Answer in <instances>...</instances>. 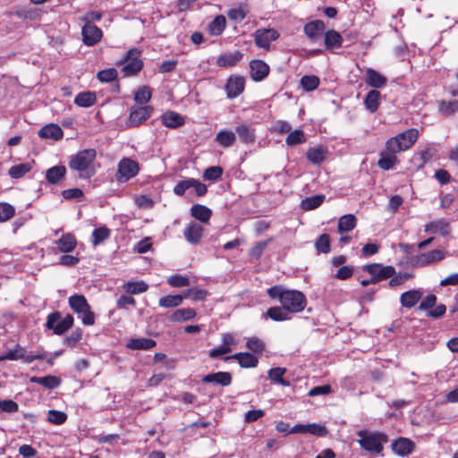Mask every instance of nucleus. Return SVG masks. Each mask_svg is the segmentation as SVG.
Wrapping results in <instances>:
<instances>
[{"label": "nucleus", "mask_w": 458, "mask_h": 458, "mask_svg": "<svg viewBox=\"0 0 458 458\" xmlns=\"http://www.w3.org/2000/svg\"><path fill=\"white\" fill-rule=\"evenodd\" d=\"M267 295L276 299L292 315L302 311L307 305L305 295L297 290H290L283 285H275L267 289Z\"/></svg>", "instance_id": "obj_1"}, {"label": "nucleus", "mask_w": 458, "mask_h": 458, "mask_svg": "<svg viewBox=\"0 0 458 458\" xmlns=\"http://www.w3.org/2000/svg\"><path fill=\"white\" fill-rule=\"evenodd\" d=\"M97 152L93 148H87L79 151L71 157L69 167L72 171H76L81 179H89L96 174L94 161Z\"/></svg>", "instance_id": "obj_2"}, {"label": "nucleus", "mask_w": 458, "mask_h": 458, "mask_svg": "<svg viewBox=\"0 0 458 458\" xmlns=\"http://www.w3.org/2000/svg\"><path fill=\"white\" fill-rule=\"evenodd\" d=\"M357 436L360 437L358 443L360 447L375 454H380L383 450V444L387 441V437L380 432L359 430Z\"/></svg>", "instance_id": "obj_3"}, {"label": "nucleus", "mask_w": 458, "mask_h": 458, "mask_svg": "<svg viewBox=\"0 0 458 458\" xmlns=\"http://www.w3.org/2000/svg\"><path fill=\"white\" fill-rule=\"evenodd\" d=\"M418 137L419 131L417 129H409L387 140L386 148L393 152L405 151L417 141Z\"/></svg>", "instance_id": "obj_4"}, {"label": "nucleus", "mask_w": 458, "mask_h": 458, "mask_svg": "<svg viewBox=\"0 0 458 458\" xmlns=\"http://www.w3.org/2000/svg\"><path fill=\"white\" fill-rule=\"evenodd\" d=\"M71 309L78 314L85 326H92L95 323V315L90 310L86 298L81 294H74L69 297Z\"/></svg>", "instance_id": "obj_5"}, {"label": "nucleus", "mask_w": 458, "mask_h": 458, "mask_svg": "<svg viewBox=\"0 0 458 458\" xmlns=\"http://www.w3.org/2000/svg\"><path fill=\"white\" fill-rule=\"evenodd\" d=\"M140 173V165L130 157H123L117 165L115 179L118 182L123 183L134 178Z\"/></svg>", "instance_id": "obj_6"}, {"label": "nucleus", "mask_w": 458, "mask_h": 458, "mask_svg": "<svg viewBox=\"0 0 458 458\" xmlns=\"http://www.w3.org/2000/svg\"><path fill=\"white\" fill-rule=\"evenodd\" d=\"M140 55L141 52L137 48H131L128 51L123 59L125 64L122 68L123 76H133L142 69L143 62L140 59Z\"/></svg>", "instance_id": "obj_7"}, {"label": "nucleus", "mask_w": 458, "mask_h": 458, "mask_svg": "<svg viewBox=\"0 0 458 458\" xmlns=\"http://www.w3.org/2000/svg\"><path fill=\"white\" fill-rule=\"evenodd\" d=\"M73 325V318L72 315H67L63 319H60V314L55 312L48 315L47 320V327L53 329L55 335H62L71 328Z\"/></svg>", "instance_id": "obj_8"}, {"label": "nucleus", "mask_w": 458, "mask_h": 458, "mask_svg": "<svg viewBox=\"0 0 458 458\" xmlns=\"http://www.w3.org/2000/svg\"><path fill=\"white\" fill-rule=\"evenodd\" d=\"M46 354L44 352H38L36 353H28L25 348L17 346L15 349L8 350L4 354V358L8 360H22L25 363H31L36 360L45 359Z\"/></svg>", "instance_id": "obj_9"}, {"label": "nucleus", "mask_w": 458, "mask_h": 458, "mask_svg": "<svg viewBox=\"0 0 458 458\" xmlns=\"http://www.w3.org/2000/svg\"><path fill=\"white\" fill-rule=\"evenodd\" d=\"M253 37L258 47L268 50L271 43L279 38V32L275 29H259Z\"/></svg>", "instance_id": "obj_10"}, {"label": "nucleus", "mask_w": 458, "mask_h": 458, "mask_svg": "<svg viewBox=\"0 0 458 458\" xmlns=\"http://www.w3.org/2000/svg\"><path fill=\"white\" fill-rule=\"evenodd\" d=\"M363 271L368 272L377 283L392 277L395 274V268L393 266H383L379 263L367 265Z\"/></svg>", "instance_id": "obj_11"}, {"label": "nucleus", "mask_w": 458, "mask_h": 458, "mask_svg": "<svg viewBox=\"0 0 458 458\" xmlns=\"http://www.w3.org/2000/svg\"><path fill=\"white\" fill-rule=\"evenodd\" d=\"M446 251L442 250H433L415 256L412 260L416 266L426 267L436 264L446 257Z\"/></svg>", "instance_id": "obj_12"}, {"label": "nucleus", "mask_w": 458, "mask_h": 458, "mask_svg": "<svg viewBox=\"0 0 458 458\" xmlns=\"http://www.w3.org/2000/svg\"><path fill=\"white\" fill-rule=\"evenodd\" d=\"M81 35L83 43L86 46L92 47L101 40L103 33L95 24L88 23L83 25Z\"/></svg>", "instance_id": "obj_13"}, {"label": "nucleus", "mask_w": 458, "mask_h": 458, "mask_svg": "<svg viewBox=\"0 0 458 458\" xmlns=\"http://www.w3.org/2000/svg\"><path fill=\"white\" fill-rule=\"evenodd\" d=\"M424 232L428 233H439L442 236H447L451 233L452 227L450 222L445 218L431 221L424 226Z\"/></svg>", "instance_id": "obj_14"}, {"label": "nucleus", "mask_w": 458, "mask_h": 458, "mask_svg": "<svg viewBox=\"0 0 458 458\" xmlns=\"http://www.w3.org/2000/svg\"><path fill=\"white\" fill-rule=\"evenodd\" d=\"M204 228L201 225L196 222H191L183 230V236L186 241L193 245L200 242L203 236Z\"/></svg>", "instance_id": "obj_15"}, {"label": "nucleus", "mask_w": 458, "mask_h": 458, "mask_svg": "<svg viewBox=\"0 0 458 458\" xmlns=\"http://www.w3.org/2000/svg\"><path fill=\"white\" fill-rule=\"evenodd\" d=\"M245 80L242 76H231L225 85V90L229 98H234L244 90Z\"/></svg>", "instance_id": "obj_16"}, {"label": "nucleus", "mask_w": 458, "mask_h": 458, "mask_svg": "<svg viewBox=\"0 0 458 458\" xmlns=\"http://www.w3.org/2000/svg\"><path fill=\"white\" fill-rule=\"evenodd\" d=\"M152 112L150 106H134L131 109L130 123L132 126H138L144 123Z\"/></svg>", "instance_id": "obj_17"}, {"label": "nucleus", "mask_w": 458, "mask_h": 458, "mask_svg": "<svg viewBox=\"0 0 458 458\" xmlns=\"http://www.w3.org/2000/svg\"><path fill=\"white\" fill-rule=\"evenodd\" d=\"M325 23L322 21L316 20L308 22L304 26L303 31L310 40L315 41L322 36V34L325 31Z\"/></svg>", "instance_id": "obj_18"}, {"label": "nucleus", "mask_w": 458, "mask_h": 458, "mask_svg": "<svg viewBox=\"0 0 458 458\" xmlns=\"http://www.w3.org/2000/svg\"><path fill=\"white\" fill-rule=\"evenodd\" d=\"M415 444L409 438L400 437L392 443V449L399 456H406L412 453Z\"/></svg>", "instance_id": "obj_19"}, {"label": "nucleus", "mask_w": 458, "mask_h": 458, "mask_svg": "<svg viewBox=\"0 0 458 458\" xmlns=\"http://www.w3.org/2000/svg\"><path fill=\"white\" fill-rule=\"evenodd\" d=\"M250 76L253 81H260L268 75L269 66L261 60H253L250 63Z\"/></svg>", "instance_id": "obj_20"}, {"label": "nucleus", "mask_w": 458, "mask_h": 458, "mask_svg": "<svg viewBox=\"0 0 458 458\" xmlns=\"http://www.w3.org/2000/svg\"><path fill=\"white\" fill-rule=\"evenodd\" d=\"M161 122L167 128L176 129L185 123V119L174 111H167L162 114Z\"/></svg>", "instance_id": "obj_21"}, {"label": "nucleus", "mask_w": 458, "mask_h": 458, "mask_svg": "<svg viewBox=\"0 0 458 458\" xmlns=\"http://www.w3.org/2000/svg\"><path fill=\"white\" fill-rule=\"evenodd\" d=\"M203 383H214L222 386H227L232 383V376L229 372L219 371L206 375L202 378Z\"/></svg>", "instance_id": "obj_22"}, {"label": "nucleus", "mask_w": 458, "mask_h": 458, "mask_svg": "<svg viewBox=\"0 0 458 458\" xmlns=\"http://www.w3.org/2000/svg\"><path fill=\"white\" fill-rule=\"evenodd\" d=\"M157 345L155 340L145 337L131 338L126 343V347L130 350L148 351Z\"/></svg>", "instance_id": "obj_23"}, {"label": "nucleus", "mask_w": 458, "mask_h": 458, "mask_svg": "<svg viewBox=\"0 0 458 458\" xmlns=\"http://www.w3.org/2000/svg\"><path fill=\"white\" fill-rule=\"evenodd\" d=\"M421 297L422 293L420 290L413 289L402 293L400 302L403 307L411 309L419 302Z\"/></svg>", "instance_id": "obj_24"}, {"label": "nucleus", "mask_w": 458, "mask_h": 458, "mask_svg": "<svg viewBox=\"0 0 458 458\" xmlns=\"http://www.w3.org/2000/svg\"><path fill=\"white\" fill-rule=\"evenodd\" d=\"M397 152L390 151L386 149L381 152L377 165L383 170H391L398 163L396 157Z\"/></svg>", "instance_id": "obj_25"}, {"label": "nucleus", "mask_w": 458, "mask_h": 458, "mask_svg": "<svg viewBox=\"0 0 458 458\" xmlns=\"http://www.w3.org/2000/svg\"><path fill=\"white\" fill-rule=\"evenodd\" d=\"M364 80L369 86L376 89L382 88L386 83V78L372 68L366 71Z\"/></svg>", "instance_id": "obj_26"}, {"label": "nucleus", "mask_w": 458, "mask_h": 458, "mask_svg": "<svg viewBox=\"0 0 458 458\" xmlns=\"http://www.w3.org/2000/svg\"><path fill=\"white\" fill-rule=\"evenodd\" d=\"M38 136L42 139H52L58 140L63 138L64 132L60 126L55 123H50L43 126L39 130Z\"/></svg>", "instance_id": "obj_27"}, {"label": "nucleus", "mask_w": 458, "mask_h": 458, "mask_svg": "<svg viewBox=\"0 0 458 458\" xmlns=\"http://www.w3.org/2000/svg\"><path fill=\"white\" fill-rule=\"evenodd\" d=\"M264 316L277 322L286 321L292 318L283 305L269 308Z\"/></svg>", "instance_id": "obj_28"}, {"label": "nucleus", "mask_w": 458, "mask_h": 458, "mask_svg": "<svg viewBox=\"0 0 458 458\" xmlns=\"http://www.w3.org/2000/svg\"><path fill=\"white\" fill-rule=\"evenodd\" d=\"M230 359L236 360L242 368H255L259 362L258 358L250 352L234 353Z\"/></svg>", "instance_id": "obj_29"}, {"label": "nucleus", "mask_w": 458, "mask_h": 458, "mask_svg": "<svg viewBox=\"0 0 458 458\" xmlns=\"http://www.w3.org/2000/svg\"><path fill=\"white\" fill-rule=\"evenodd\" d=\"M242 58V54L240 51L233 53H225L217 58L216 64L219 67H231L237 64Z\"/></svg>", "instance_id": "obj_30"}, {"label": "nucleus", "mask_w": 458, "mask_h": 458, "mask_svg": "<svg viewBox=\"0 0 458 458\" xmlns=\"http://www.w3.org/2000/svg\"><path fill=\"white\" fill-rule=\"evenodd\" d=\"M240 140L245 144H253L256 140L255 130L247 124H240L235 129Z\"/></svg>", "instance_id": "obj_31"}, {"label": "nucleus", "mask_w": 458, "mask_h": 458, "mask_svg": "<svg viewBox=\"0 0 458 458\" xmlns=\"http://www.w3.org/2000/svg\"><path fill=\"white\" fill-rule=\"evenodd\" d=\"M55 243L60 251L66 253L75 249L77 241L73 234L66 233L57 240Z\"/></svg>", "instance_id": "obj_32"}, {"label": "nucleus", "mask_w": 458, "mask_h": 458, "mask_svg": "<svg viewBox=\"0 0 458 458\" xmlns=\"http://www.w3.org/2000/svg\"><path fill=\"white\" fill-rule=\"evenodd\" d=\"M66 174V168L64 165H55L47 170L46 179L51 184L58 183Z\"/></svg>", "instance_id": "obj_33"}, {"label": "nucleus", "mask_w": 458, "mask_h": 458, "mask_svg": "<svg viewBox=\"0 0 458 458\" xmlns=\"http://www.w3.org/2000/svg\"><path fill=\"white\" fill-rule=\"evenodd\" d=\"M30 381L32 383H37L38 385H41L42 386H44L47 389L57 388L61 384L60 378L55 376H52V375H48V376L41 377H30Z\"/></svg>", "instance_id": "obj_34"}, {"label": "nucleus", "mask_w": 458, "mask_h": 458, "mask_svg": "<svg viewBox=\"0 0 458 458\" xmlns=\"http://www.w3.org/2000/svg\"><path fill=\"white\" fill-rule=\"evenodd\" d=\"M343 40L342 35L335 30H329L325 33V46L328 49L340 47L343 44Z\"/></svg>", "instance_id": "obj_35"}, {"label": "nucleus", "mask_w": 458, "mask_h": 458, "mask_svg": "<svg viewBox=\"0 0 458 458\" xmlns=\"http://www.w3.org/2000/svg\"><path fill=\"white\" fill-rule=\"evenodd\" d=\"M215 140L221 147L226 148L232 147L234 144L236 136L235 133L232 131L222 130L216 133Z\"/></svg>", "instance_id": "obj_36"}, {"label": "nucleus", "mask_w": 458, "mask_h": 458, "mask_svg": "<svg viewBox=\"0 0 458 458\" xmlns=\"http://www.w3.org/2000/svg\"><path fill=\"white\" fill-rule=\"evenodd\" d=\"M380 98L381 94L379 91L376 89L369 90L364 98L366 108L371 113L376 112L378 108Z\"/></svg>", "instance_id": "obj_37"}, {"label": "nucleus", "mask_w": 458, "mask_h": 458, "mask_svg": "<svg viewBox=\"0 0 458 458\" xmlns=\"http://www.w3.org/2000/svg\"><path fill=\"white\" fill-rule=\"evenodd\" d=\"M191 215L202 223H208L211 217L212 211L206 206L195 204L191 208Z\"/></svg>", "instance_id": "obj_38"}, {"label": "nucleus", "mask_w": 458, "mask_h": 458, "mask_svg": "<svg viewBox=\"0 0 458 458\" xmlns=\"http://www.w3.org/2000/svg\"><path fill=\"white\" fill-rule=\"evenodd\" d=\"M196 316V310L191 308H183L175 310L170 316L172 322H182L193 318Z\"/></svg>", "instance_id": "obj_39"}, {"label": "nucleus", "mask_w": 458, "mask_h": 458, "mask_svg": "<svg viewBox=\"0 0 458 458\" xmlns=\"http://www.w3.org/2000/svg\"><path fill=\"white\" fill-rule=\"evenodd\" d=\"M357 219L352 215H344L339 218L337 229L340 233L352 231L356 225Z\"/></svg>", "instance_id": "obj_40"}, {"label": "nucleus", "mask_w": 458, "mask_h": 458, "mask_svg": "<svg viewBox=\"0 0 458 458\" xmlns=\"http://www.w3.org/2000/svg\"><path fill=\"white\" fill-rule=\"evenodd\" d=\"M123 289L130 294H140L147 292L148 285L144 281H129L123 284Z\"/></svg>", "instance_id": "obj_41"}, {"label": "nucleus", "mask_w": 458, "mask_h": 458, "mask_svg": "<svg viewBox=\"0 0 458 458\" xmlns=\"http://www.w3.org/2000/svg\"><path fill=\"white\" fill-rule=\"evenodd\" d=\"M327 149L321 146L310 148L307 151V158L312 164L318 165L324 161L327 157Z\"/></svg>", "instance_id": "obj_42"}, {"label": "nucleus", "mask_w": 458, "mask_h": 458, "mask_svg": "<svg viewBox=\"0 0 458 458\" xmlns=\"http://www.w3.org/2000/svg\"><path fill=\"white\" fill-rule=\"evenodd\" d=\"M286 373V369L284 368H272L268 370L267 375L269 379L276 384H279L284 386H289L290 382L284 379L283 376Z\"/></svg>", "instance_id": "obj_43"}, {"label": "nucleus", "mask_w": 458, "mask_h": 458, "mask_svg": "<svg viewBox=\"0 0 458 458\" xmlns=\"http://www.w3.org/2000/svg\"><path fill=\"white\" fill-rule=\"evenodd\" d=\"M96 100L95 93L87 91L79 93L74 98V103L78 106L89 107L95 104Z\"/></svg>", "instance_id": "obj_44"}, {"label": "nucleus", "mask_w": 458, "mask_h": 458, "mask_svg": "<svg viewBox=\"0 0 458 458\" xmlns=\"http://www.w3.org/2000/svg\"><path fill=\"white\" fill-rule=\"evenodd\" d=\"M183 301V296L180 294L166 295L161 297L158 301L159 306L163 308H175L180 306Z\"/></svg>", "instance_id": "obj_45"}, {"label": "nucleus", "mask_w": 458, "mask_h": 458, "mask_svg": "<svg viewBox=\"0 0 458 458\" xmlns=\"http://www.w3.org/2000/svg\"><path fill=\"white\" fill-rule=\"evenodd\" d=\"M439 112L445 116H450L458 112V100H442L438 105Z\"/></svg>", "instance_id": "obj_46"}, {"label": "nucleus", "mask_w": 458, "mask_h": 458, "mask_svg": "<svg viewBox=\"0 0 458 458\" xmlns=\"http://www.w3.org/2000/svg\"><path fill=\"white\" fill-rule=\"evenodd\" d=\"M110 237V230L106 226L98 227L92 233V244L98 246Z\"/></svg>", "instance_id": "obj_47"}, {"label": "nucleus", "mask_w": 458, "mask_h": 458, "mask_svg": "<svg viewBox=\"0 0 458 458\" xmlns=\"http://www.w3.org/2000/svg\"><path fill=\"white\" fill-rule=\"evenodd\" d=\"M306 140L307 139L303 131L294 130L289 132L285 142L288 146H295L306 142Z\"/></svg>", "instance_id": "obj_48"}, {"label": "nucleus", "mask_w": 458, "mask_h": 458, "mask_svg": "<svg viewBox=\"0 0 458 458\" xmlns=\"http://www.w3.org/2000/svg\"><path fill=\"white\" fill-rule=\"evenodd\" d=\"M225 28V18L222 15L216 16L208 25V30L212 35H220Z\"/></svg>", "instance_id": "obj_49"}, {"label": "nucleus", "mask_w": 458, "mask_h": 458, "mask_svg": "<svg viewBox=\"0 0 458 458\" xmlns=\"http://www.w3.org/2000/svg\"><path fill=\"white\" fill-rule=\"evenodd\" d=\"M151 96V89L147 86H142L135 92L134 100L140 105H145L150 100Z\"/></svg>", "instance_id": "obj_50"}, {"label": "nucleus", "mask_w": 458, "mask_h": 458, "mask_svg": "<svg viewBox=\"0 0 458 458\" xmlns=\"http://www.w3.org/2000/svg\"><path fill=\"white\" fill-rule=\"evenodd\" d=\"M15 215V208L9 203L0 202V223L6 222Z\"/></svg>", "instance_id": "obj_51"}, {"label": "nucleus", "mask_w": 458, "mask_h": 458, "mask_svg": "<svg viewBox=\"0 0 458 458\" xmlns=\"http://www.w3.org/2000/svg\"><path fill=\"white\" fill-rule=\"evenodd\" d=\"M301 85L306 91H312L319 85V79L315 75H305L301 79Z\"/></svg>", "instance_id": "obj_52"}, {"label": "nucleus", "mask_w": 458, "mask_h": 458, "mask_svg": "<svg viewBox=\"0 0 458 458\" xmlns=\"http://www.w3.org/2000/svg\"><path fill=\"white\" fill-rule=\"evenodd\" d=\"M67 420V414L61 411L50 410L47 413V420L55 425H62Z\"/></svg>", "instance_id": "obj_53"}, {"label": "nucleus", "mask_w": 458, "mask_h": 458, "mask_svg": "<svg viewBox=\"0 0 458 458\" xmlns=\"http://www.w3.org/2000/svg\"><path fill=\"white\" fill-rule=\"evenodd\" d=\"M30 165L29 164H19L12 166L8 174L13 179H18L22 177L25 174H27L30 170Z\"/></svg>", "instance_id": "obj_54"}, {"label": "nucleus", "mask_w": 458, "mask_h": 458, "mask_svg": "<svg viewBox=\"0 0 458 458\" xmlns=\"http://www.w3.org/2000/svg\"><path fill=\"white\" fill-rule=\"evenodd\" d=\"M325 199L324 195H317L305 199L302 201V207L306 210L315 209L319 207Z\"/></svg>", "instance_id": "obj_55"}, {"label": "nucleus", "mask_w": 458, "mask_h": 458, "mask_svg": "<svg viewBox=\"0 0 458 458\" xmlns=\"http://www.w3.org/2000/svg\"><path fill=\"white\" fill-rule=\"evenodd\" d=\"M316 249L319 253H328L330 251V237L328 234H321L315 243Z\"/></svg>", "instance_id": "obj_56"}, {"label": "nucleus", "mask_w": 458, "mask_h": 458, "mask_svg": "<svg viewBox=\"0 0 458 458\" xmlns=\"http://www.w3.org/2000/svg\"><path fill=\"white\" fill-rule=\"evenodd\" d=\"M247 14V10L243 6H237L230 9L227 12V16L230 20L240 22L244 20Z\"/></svg>", "instance_id": "obj_57"}, {"label": "nucleus", "mask_w": 458, "mask_h": 458, "mask_svg": "<svg viewBox=\"0 0 458 458\" xmlns=\"http://www.w3.org/2000/svg\"><path fill=\"white\" fill-rule=\"evenodd\" d=\"M97 78L101 82H111L117 78V71L114 68H108L99 71L97 74Z\"/></svg>", "instance_id": "obj_58"}, {"label": "nucleus", "mask_w": 458, "mask_h": 458, "mask_svg": "<svg viewBox=\"0 0 458 458\" xmlns=\"http://www.w3.org/2000/svg\"><path fill=\"white\" fill-rule=\"evenodd\" d=\"M167 283L175 288L190 285V279L181 275H174L168 277Z\"/></svg>", "instance_id": "obj_59"}, {"label": "nucleus", "mask_w": 458, "mask_h": 458, "mask_svg": "<svg viewBox=\"0 0 458 458\" xmlns=\"http://www.w3.org/2000/svg\"><path fill=\"white\" fill-rule=\"evenodd\" d=\"M223 174V169L220 166H210L207 168L203 173L205 180L216 181Z\"/></svg>", "instance_id": "obj_60"}, {"label": "nucleus", "mask_w": 458, "mask_h": 458, "mask_svg": "<svg viewBox=\"0 0 458 458\" xmlns=\"http://www.w3.org/2000/svg\"><path fill=\"white\" fill-rule=\"evenodd\" d=\"M307 433L317 437H325L327 435L328 430L321 424L312 423L308 424Z\"/></svg>", "instance_id": "obj_61"}, {"label": "nucleus", "mask_w": 458, "mask_h": 458, "mask_svg": "<svg viewBox=\"0 0 458 458\" xmlns=\"http://www.w3.org/2000/svg\"><path fill=\"white\" fill-rule=\"evenodd\" d=\"M267 241H261L257 242L254 246L250 249L249 254L250 257L259 259L267 246Z\"/></svg>", "instance_id": "obj_62"}, {"label": "nucleus", "mask_w": 458, "mask_h": 458, "mask_svg": "<svg viewBox=\"0 0 458 458\" xmlns=\"http://www.w3.org/2000/svg\"><path fill=\"white\" fill-rule=\"evenodd\" d=\"M0 409L7 413H14L18 411L19 405L13 400H1L0 399Z\"/></svg>", "instance_id": "obj_63"}, {"label": "nucleus", "mask_w": 458, "mask_h": 458, "mask_svg": "<svg viewBox=\"0 0 458 458\" xmlns=\"http://www.w3.org/2000/svg\"><path fill=\"white\" fill-rule=\"evenodd\" d=\"M247 347L253 352H262L265 344L259 338L251 337L247 341Z\"/></svg>", "instance_id": "obj_64"}]
</instances>
